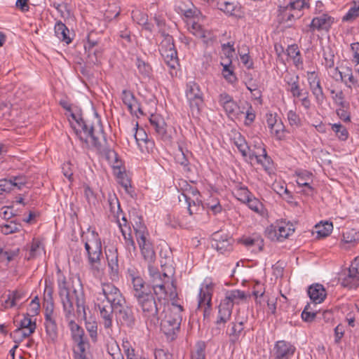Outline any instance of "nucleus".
<instances>
[{
    "label": "nucleus",
    "instance_id": "f8f14e48",
    "mask_svg": "<svg viewBox=\"0 0 359 359\" xmlns=\"http://www.w3.org/2000/svg\"><path fill=\"white\" fill-rule=\"evenodd\" d=\"M233 239L226 233L215 232L212 234L211 245L220 254H227L233 250Z\"/></svg>",
    "mask_w": 359,
    "mask_h": 359
},
{
    "label": "nucleus",
    "instance_id": "864d4df0",
    "mask_svg": "<svg viewBox=\"0 0 359 359\" xmlns=\"http://www.w3.org/2000/svg\"><path fill=\"white\" fill-rule=\"evenodd\" d=\"M205 344L204 342H198L195 346L194 350L192 351L191 359H205Z\"/></svg>",
    "mask_w": 359,
    "mask_h": 359
},
{
    "label": "nucleus",
    "instance_id": "5701e85b",
    "mask_svg": "<svg viewBox=\"0 0 359 359\" xmlns=\"http://www.w3.org/2000/svg\"><path fill=\"white\" fill-rule=\"evenodd\" d=\"M105 255L108 262V266L111 271V276H116L118 273V254L115 246H110L105 249Z\"/></svg>",
    "mask_w": 359,
    "mask_h": 359
},
{
    "label": "nucleus",
    "instance_id": "680f3d73",
    "mask_svg": "<svg viewBox=\"0 0 359 359\" xmlns=\"http://www.w3.org/2000/svg\"><path fill=\"white\" fill-rule=\"evenodd\" d=\"M287 116L291 126L297 128L301 126V119L295 111L290 110L287 112Z\"/></svg>",
    "mask_w": 359,
    "mask_h": 359
},
{
    "label": "nucleus",
    "instance_id": "a211bd4d",
    "mask_svg": "<svg viewBox=\"0 0 359 359\" xmlns=\"http://www.w3.org/2000/svg\"><path fill=\"white\" fill-rule=\"evenodd\" d=\"M135 130L133 136L142 152H149L154 146L153 141L148 139L147 134L143 128H133Z\"/></svg>",
    "mask_w": 359,
    "mask_h": 359
},
{
    "label": "nucleus",
    "instance_id": "2eb2a0df",
    "mask_svg": "<svg viewBox=\"0 0 359 359\" xmlns=\"http://www.w3.org/2000/svg\"><path fill=\"white\" fill-rule=\"evenodd\" d=\"M359 262L356 257L348 269V274L341 280V284L344 287L357 288L359 285L358 276Z\"/></svg>",
    "mask_w": 359,
    "mask_h": 359
},
{
    "label": "nucleus",
    "instance_id": "69168bd1",
    "mask_svg": "<svg viewBox=\"0 0 359 359\" xmlns=\"http://www.w3.org/2000/svg\"><path fill=\"white\" fill-rule=\"evenodd\" d=\"M190 30L193 33V34L198 37H205L206 32L202 28L201 25L199 23L195 22L194 20L191 22V27H190Z\"/></svg>",
    "mask_w": 359,
    "mask_h": 359
},
{
    "label": "nucleus",
    "instance_id": "58836bf2",
    "mask_svg": "<svg viewBox=\"0 0 359 359\" xmlns=\"http://www.w3.org/2000/svg\"><path fill=\"white\" fill-rule=\"evenodd\" d=\"M233 194L240 201L245 203L246 201L252 196L248 188L241 184H237L233 191Z\"/></svg>",
    "mask_w": 359,
    "mask_h": 359
},
{
    "label": "nucleus",
    "instance_id": "3c124183",
    "mask_svg": "<svg viewBox=\"0 0 359 359\" xmlns=\"http://www.w3.org/2000/svg\"><path fill=\"white\" fill-rule=\"evenodd\" d=\"M110 212L118 219L119 214L121 212L120 204L116 197H109L108 199Z\"/></svg>",
    "mask_w": 359,
    "mask_h": 359
},
{
    "label": "nucleus",
    "instance_id": "37998d69",
    "mask_svg": "<svg viewBox=\"0 0 359 359\" xmlns=\"http://www.w3.org/2000/svg\"><path fill=\"white\" fill-rule=\"evenodd\" d=\"M357 233L355 232L353 233L352 231H346L343 233V243H341V248L344 249H349L353 246H355L357 245V241L355 238V235Z\"/></svg>",
    "mask_w": 359,
    "mask_h": 359
},
{
    "label": "nucleus",
    "instance_id": "0eeeda50",
    "mask_svg": "<svg viewBox=\"0 0 359 359\" xmlns=\"http://www.w3.org/2000/svg\"><path fill=\"white\" fill-rule=\"evenodd\" d=\"M100 298L105 304L115 306V310L126 304L125 298L119 289L110 283H102L101 292H97L95 297V299Z\"/></svg>",
    "mask_w": 359,
    "mask_h": 359
},
{
    "label": "nucleus",
    "instance_id": "393cba45",
    "mask_svg": "<svg viewBox=\"0 0 359 359\" xmlns=\"http://www.w3.org/2000/svg\"><path fill=\"white\" fill-rule=\"evenodd\" d=\"M187 188L183 190L182 193V196L184 197V201L188 205V211L190 215L193 214V210L191 209V203H193L194 205H196V201L199 203L200 200L198 199L199 192L196 187H191L189 184H185Z\"/></svg>",
    "mask_w": 359,
    "mask_h": 359
},
{
    "label": "nucleus",
    "instance_id": "0e129e2a",
    "mask_svg": "<svg viewBox=\"0 0 359 359\" xmlns=\"http://www.w3.org/2000/svg\"><path fill=\"white\" fill-rule=\"evenodd\" d=\"M359 16V6L351 8L347 13L343 17V21L352 22Z\"/></svg>",
    "mask_w": 359,
    "mask_h": 359
},
{
    "label": "nucleus",
    "instance_id": "79ce46f5",
    "mask_svg": "<svg viewBox=\"0 0 359 359\" xmlns=\"http://www.w3.org/2000/svg\"><path fill=\"white\" fill-rule=\"evenodd\" d=\"M133 226V229L135 231L136 240H140L146 237H149V234L147 231V226L144 225V223L142 222L140 219H138V221H136Z\"/></svg>",
    "mask_w": 359,
    "mask_h": 359
},
{
    "label": "nucleus",
    "instance_id": "f3484780",
    "mask_svg": "<svg viewBox=\"0 0 359 359\" xmlns=\"http://www.w3.org/2000/svg\"><path fill=\"white\" fill-rule=\"evenodd\" d=\"M149 122L158 136L164 141H170L171 136L168 133L164 119L158 114H152Z\"/></svg>",
    "mask_w": 359,
    "mask_h": 359
},
{
    "label": "nucleus",
    "instance_id": "4468645a",
    "mask_svg": "<svg viewBox=\"0 0 359 359\" xmlns=\"http://www.w3.org/2000/svg\"><path fill=\"white\" fill-rule=\"evenodd\" d=\"M218 102L219 105L222 107L227 116L231 119L238 118L239 115L243 114L232 96L226 93H223L219 95Z\"/></svg>",
    "mask_w": 359,
    "mask_h": 359
},
{
    "label": "nucleus",
    "instance_id": "e2e57ef3",
    "mask_svg": "<svg viewBox=\"0 0 359 359\" xmlns=\"http://www.w3.org/2000/svg\"><path fill=\"white\" fill-rule=\"evenodd\" d=\"M245 203L248 204L249 208L255 212H259L262 208V204L261 202L256 198L253 197L252 195L248 199V201H246Z\"/></svg>",
    "mask_w": 359,
    "mask_h": 359
},
{
    "label": "nucleus",
    "instance_id": "1a4fd4ad",
    "mask_svg": "<svg viewBox=\"0 0 359 359\" xmlns=\"http://www.w3.org/2000/svg\"><path fill=\"white\" fill-rule=\"evenodd\" d=\"M160 52L165 63L171 69L170 74H176V69L179 66L177 51L175 49L173 40L171 36H167L161 43Z\"/></svg>",
    "mask_w": 359,
    "mask_h": 359
},
{
    "label": "nucleus",
    "instance_id": "8fccbe9b",
    "mask_svg": "<svg viewBox=\"0 0 359 359\" xmlns=\"http://www.w3.org/2000/svg\"><path fill=\"white\" fill-rule=\"evenodd\" d=\"M323 65L326 69H332L334 66V55L330 48L323 50Z\"/></svg>",
    "mask_w": 359,
    "mask_h": 359
},
{
    "label": "nucleus",
    "instance_id": "a18cd8bd",
    "mask_svg": "<svg viewBox=\"0 0 359 359\" xmlns=\"http://www.w3.org/2000/svg\"><path fill=\"white\" fill-rule=\"evenodd\" d=\"M86 329L88 332L89 337L93 343L97 341L98 334H97V323L96 321H86Z\"/></svg>",
    "mask_w": 359,
    "mask_h": 359
},
{
    "label": "nucleus",
    "instance_id": "bf43d9fd",
    "mask_svg": "<svg viewBox=\"0 0 359 359\" xmlns=\"http://www.w3.org/2000/svg\"><path fill=\"white\" fill-rule=\"evenodd\" d=\"M10 180L12 182L13 188L15 187L20 190L27 183V179L25 175H20L17 176H11Z\"/></svg>",
    "mask_w": 359,
    "mask_h": 359
},
{
    "label": "nucleus",
    "instance_id": "de8ad7c7",
    "mask_svg": "<svg viewBox=\"0 0 359 359\" xmlns=\"http://www.w3.org/2000/svg\"><path fill=\"white\" fill-rule=\"evenodd\" d=\"M20 224L11 221L9 223L2 224L1 226V231L5 235H8L20 231Z\"/></svg>",
    "mask_w": 359,
    "mask_h": 359
},
{
    "label": "nucleus",
    "instance_id": "473e14b6",
    "mask_svg": "<svg viewBox=\"0 0 359 359\" xmlns=\"http://www.w3.org/2000/svg\"><path fill=\"white\" fill-rule=\"evenodd\" d=\"M46 329V340L48 343H55L58 337L57 325L55 320L44 322Z\"/></svg>",
    "mask_w": 359,
    "mask_h": 359
},
{
    "label": "nucleus",
    "instance_id": "e433bc0d",
    "mask_svg": "<svg viewBox=\"0 0 359 359\" xmlns=\"http://www.w3.org/2000/svg\"><path fill=\"white\" fill-rule=\"evenodd\" d=\"M121 100L128 110L133 113L134 108L137 105V102L133 93L128 90H123L121 93Z\"/></svg>",
    "mask_w": 359,
    "mask_h": 359
},
{
    "label": "nucleus",
    "instance_id": "f704fd0d",
    "mask_svg": "<svg viewBox=\"0 0 359 359\" xmlns=\"http://www.w3.org/2000/svg\"><path fill=\"white\" fill-rule=\"evenodd\" d=\"M217 8L230 15H236V11L239 8L236 2L231 0H219Z\"/></svg>",
    "mask_w": 359,
    "mask_h": 359
},
{
    "label": "nucleus",
    "instance_id": "7c9ffc66",
    "mask_svg": "<svg viewBox=\"0 0 359 359\" xmlns=\"http://www.w3.org/2000/svg\"><path fill=\"white\" fill-rule=\"evenodd\" d=\"M244 330L243 322L236 320L232 322L227 329V334L229 336L230 341L232 343H236L238 341L240 336Z\"/></svg>",
    "mask_w": 359,
    "mask_h": 359
},
{
    "label": "nucleus",
    "instance_id": "b1692460",
    "mask_svg": "<svg viewBox=\"0 0 359 359\" xmlns=\"http://www.w3.org/2000/svg\"><path fill=\"white\" fill-rule=\"evenodd\" d=\"M241 242L248 249H251L252 252L258 253L263 250L264 239L259 234L255 233L245 237Z\"/></svg>",
    "mask_w": 359,
    "mask_h": 359
},
{
    "label": "nucleus",
    "instance_id": "6e6d98bb",
    "mask_svg": "<svg viewBox=\"0 0 359 359\" xmlns=\"http://www.w3.org/2000/svg\"><path fill=\"white\" fill-rule=\"evenodd\" d=\"M288 4L292 7L294 12L298 14L299 18L302 15V9L309 7L306 0H295L290 1Z\"/></svg>",
    "mask_w": 359,
    "mask_h": 359
},
{
    "label": "nucleus",
    "instance_id": "4be33fe9",
    "mask_svg": "<svg viewBox=\"0 0 359 359\" xmlns=\"http://www.w3.org/2000/svg\"><path fill=\"white\" fill-rule=\"evenodd\" d=\"M128 276L132 281L133 294L135 299L149 293L146 289L145 282L142 277L136 276L133 270H128Z\"/></svg>",
    "mask_w": 359,
    "mask_h": 359
},
{
    "label": "nucleus",
    "instance_id": "6ab92c4d",
    "mask_svg": "<svg viewBox=\"0 0 359 359\" xmlns=\"http://www.w3.org/2000/svg\"><path fill=\"white\" fill-rule=\"evenodd\" d=\"M137 241L144 259L148 265L152 264L156 261V253L149 237L137 240Z\"/></svg>",
    "mask_w": 359,
    "mask_h": 359
},
{
    "label": "nucleus",
    "instance_id": "49530a36",
    "mask_svg": "<svg viewBox=\"0 0 359 359\" xmlns=\"http://www.w3.org/2000/svg\"><path fill=\"white\" fill-rule=\"evenodd\" d=\"M43 250V247L41 242L36 238H34L29 249V256L28 259L34 258L36 256L40 255Z\"/></svg>",
    "mask_w": 359,
    "mask_h": 359
},
{
    "label": "nucleus",
    "instance_id": "f257e3e1",
    "mask_svg": "<svg viewBox=\"0 0 359 359\" xmlns=\"http://www.w3.org/2000/svg\"><path fill=\"white\" fill-rule=\"evenodd\" d=\"M75 293V290L72 292H69L65 281L59 285V294L74 342V353L77 359H87L90 351V344L85 336L84 330L74 321Z\"/></svg>",
    "mask_w": 359,
    "mask_h": 359
},
{
    "label": "nucleus",
    "instance_id": "ea45409f",
    "mask_svg": "<svg viewBox=\"0 0 359 359\" xmlns=\"http://www.w3.org/2000/svg\"><path fill=\"white\" fill-rule=\"evenodd\" d=\"M25 297L26 296L24 292L20 291H13L8 294L5 303L6 306L13 307Z\"/></svg>",
    "mask_w": 359,
    "mask_h": 359
},
{
    "label": "nucleus",
    "instance_id": "2f4dec72",
    "mask_svg": "<svg viewBox=\"0 0 359 359\" xmlns=\"http://www.w3.org/2000/svg\"><path fill=\"white\" fill-rule=\"evenodd\" d=\"M278 12V18L280 22H293L299 18L298 14L294 12L289 4L286 6H280Z\"/></svg>",
    "mask_w": 359,
    "mask_h": 359
},
{
    "label": "nucleus",
    "instance_id": "c85d7f7f",
    "mask_svg": "<svg viewBox=\"0 0 359 359\" xmlns=\"http://www.w3.org/2000/svg\"><path fill=\"white\" fill-rule=\"evenodd\" d=\"M233 308L222 300L219 306L218 316L216 324L219 326L227 323L231 316Z\"/></svg>",
    "mask_w": 359,
    "mask_h": 359
},
{
    "label": "nucleus",
    "instance_id": "f03ea898",
    "mask_svg": "<svg viewBox=\"0 0 359 359\" xmlns=\"http://www.w3.org/2000/svg\"><path fill=\"white\" fill-rule=\"evenodd\" d=\"M72 118L76 121V125L72 127L79 140L84 145L88 146V139L90 138L93 146L97 151L104 155L109 163H114V167H118L117 154L108 147L102 130L95 134L93 128L88 126L82 118H77L74 114H72Z\"/></svg>",
    "mask_w": 359,
    "mask_h": 359
},
{
    "label": "nucleus",
    "instance_id": "6e6552de",
    "mask_svg": "<svg viewBox=\"0 0 359 359\" xmlns=\"http://www.w3.org/2000/svg\"><path fill=\"white\" fill-rule=\"evenodd\" d=\"M215 285L210 280H205L201 284L198 297V310L203 312L205 318L208 317L212 309V297Z\"/></svg>",
    "mask_w": 359,
    "mask_h": 359
},
{
    "label": "nucleus",
    "instance_id": "13d9d810",
    "mask_svg": "<svg viewBox=\"0 0 359 359\" xmlns=\"http://www.w3.org/2000/svg\"><path fill=\"white\" fill-rule=\"evenodd\" d=\"M235 144L237 147L239 151L243 156H247L249 153V147L245 141V140L239 135V137L235 141Z\"/></svg>",
    "mask_w": 359,
    "mask_h": 359
},
{
    "label": "nucleus",
    "instance_id": "20e7f679",
    "mask_svg": "<svg viewBox=\"0 0 359 359\" xmlns=\"http://www.w3.org/2000/svg\"><path fill=\"white\" fill-rule=\"evenodd\" d=\"M137 305L148 327H156L159 322L158 308L154 294L149 291L136 298Z\"/></svg>",
    "mask_w": 359,
    "mask_h": 359
},
{
    "label": "nucleus",
    "instance_id": "338daca9",
    "mask_svg": "<svg viewBox=\"0 0 359 359\" xmlns=\"http://www.w3.org/2000/svg\"><path fill=\"white\" fill-rule=\"evenodd\" d=\"M175 160L177 163L184 166L185 168L189 169V161L187 156L181 147L179 148V151L175 155Z\"/></svg>",
    "mask_w": 359,
    "mask_h": 359
},
{
    "label": "nucleus",
    "instance_id": "bb28decb",
    "mask_svg": "<svg viewBox=\"0 0 359 359\" xmlns=\"http://www.w3.org/2000/svg\"><path fill=\"white\" fill-rule=\"evenodd\" d=\"M308 294L313 303L320 304L323 302L327 293L322 285L316 283L309 287Z\"/></svg>",
    "mask_w": 359,
    "mask_h": 359
},
{
    "label": "nucleus",
    "instance_id": "39448f33",
    "mask_svg": "<svg viewBox=\"0 0 359 359\" xmlns=\"http://www.w3.org/2000/svg\"><path fill=\"white\" fill-rule=\"evenodd\" d=\"M92 238L88 239L84 243L86 255L88 264L93 271H99L101 262L102 242L98 234L92 231Z\"/></svg>",
    "mask_w": 359,
    "mask_h": 359
},
{
    "label": "nucleus",
    "instance_id": "09e8293b",
    "mask_svg": "<svg viewBox=\"0 0 359 359\" xmlns=\"http://www.w3.org/2000/svg\"><path fill=\"white\" fill-rule=\"evenodd\" d=\"M330 93L332 95V100L337 105L341 107H348V103L345 101L344 93L341 90L336 91L334 90H331Z\"/></svg>",
    "mask_w": 359,
    "mask_h": 359
},
{
    "label": "nucleus",
    "instance_id": "a19ab883",
    "mask_svg": "<svg viewBox=\"0 0 359 359\" xmlns=\"http://www.w3.org/2000/svg\"><path fill=\"white\" fill-rule=\"evenodd\" d=\"M316 233L319 238L327 236L332 231L333 226L331 222H325L315 226Z\"/></svg>",
    "mask_w": 359,
    "mask_h": 359
},
{
    "label": "nucleus",
    "instance_id": "774afa93",
    "mask_svg": "<svg viewBox=\"0 0 359 359\" xmlns=\"http://www.w3.org/2000/svg\"><path fill=\"white\" fill-rule=\"evenodd\" d=\"M13 189V187L10 178L0 180V195L4 193H9Z\"/></svg>",
    "mask_w": 359,
    "mask_h": 359
},
{
    "label": "nucleus",
    "instance_id": "c03bdc74",
    "mask_svg": "<svg viewBox=\"0 0 359 359\" xmlns=\"http://www.w3.org/2000/svg\"><path fill=\"white\" fill-rule=\"evenodd\" d=\"M32 334L33 330L32 328L31 330H25L19 327L11 334V336L14 341L17 342L22 341L24 339L29 337Z\"/></svg>",
    "mask_w": 359,
    "mask_h": 359
},
{
    "label": "nucleus",
    "instance_id": "cd10ccee",
    "mask_svg": "<svg viewBox=\"0 0 359 359\" xmlns=\"http://www.w3.org/2000/svg\"><path fill=\"white\" fill-rule=\"evenodd\" d=\"M276 357L278 359L290 358L294 355L295 348L285 341H278L276 345Z\"/></svg>",
    "mask_w": 359,
    "mask_h": 359
},
{
    "label": "nucleus",
    "instance_id": "9d476101",
    "mask_svg": "<svg viewBox=\"0 0 359 359\" xmlns=\"http://www.w3.org/2000/svg\"><path fill=\"white\" fill-rule=\"evenodd\" d=\"M186 97L193 114H199L203 102V93L199 85L195 81L187 83Z\"/></svg>",
    "mask_w": 359,
    "mask_h": 359
},
{
    "label": "nucleus",
    "instance_id": "052dcab7",
    "mask_svg": "<svg viewBox=\"0 0 359 359\" xmlns=\"http://www.w3.org/2000/svg\"><path fill=\"white\" fill-rule=\"evenodd\" d=\"M309 305L306 306L304 311L302 313V318L306 322H311L315 318H319L320 314H321V311H309L308 308Z\"/></svg>",
    "mask_w": 359,
    "mask_h": 359
},
{
    "label": "nucleus",
    "instance_id": "aec40b11",
    "mask_svg": "<svg viewBox=\"0 0 359 359\" xmlns=\"http://www.w3.org/2000/svg\"><path fill=\"white\" fill-rule=\"evenodd\" d=\"M259 147H257L256 151H253L250 154V158L253 159L255 158L257 163L260 164L265 170L268 171L271 169L272 161L267 155L266 149L262 147V143H259Z\"/></svg>",
    "mask_w": 359,
    "mask_h": 359
},
{
    "label": "nucleus",
    "instance_id": "412c9836",
    "mask_svg": "<svg viewBox=\"0 0 359 359\" xmlns=\"http://www.w3.org/2000/svg\"><path fill=\"white\" fill-rule=\"evenodd\" d=\"M334 22V18L323 13L313 18L310 27L313 30L328 31Z\"/></svg>",
    "mask_w": 359,
    "mask_h": 359
},
{
    "label": "nucleus",
    "instance_id": "9b49d317",
    "mask_svg": "<svg viewBox=\"0 0 359 359\" xmlns=\"http://www.w3.org/2000/svg\"><path fill=\"white\" fill-rule=\"evenodd\" d=\"M293 225L285 222H280L269 226L266 233L271 241H283L294 232Z\"/></svg>",
    "mask_w": 359,
    "mask_h": 359
},
{
    "label": "nucleus",
    "instance_id": "4c0bfd02",
    "mask_svg": "<svg viewBox=\"0 0 359 359\" xmlns=\"http://www.w3.org/2000/svg\"><path fill=\"white\" fill-rule=\"evenodd\" d=\"M69 32L66 25L61 22H57L55 25V33L57 37L67 43L71 42V39L68 36Z\"/></svg>",
    "mask_w": 359,
    "mask_h": 359
},
{
    "label": "nucleus",
    "instance_id": "dca6fc26",
    "mask_svg": "<svg viewBox=\"0 0 359 359\" xmlns=\"http://www.w3.org/2000/svg\"><path fill=\"white\" fill-rule=\"evenodd\" d=\"M116 320L121 323L122 325L132 327L135 325V318L132 309L125 304L118 306L115 310Z\"/></svg>",
    "mask_w": 359,
    "mask_h": 359
},
{
    "label": "nucleus",
    "instance_id": "5fc2aeb1",
    "mask_svg": "<svg viewBox=\"0 0 359 359\" xmlns=\"http://www.w3.org/2000/svg\"><path fill=\"white\" fill-rule=\"evenodd\" d=\"M285 126L283 123L279 121L272 128H270L271 133L274 135L276 139L281 140L285 138Z\"/></svg>",
    "mask_w": 359,
    "mask_h": 359
},
{
    "label": "nucleus",
    "instance_id": "ddd939ff",
    "mask_svg": "<svg viewBox=\"0 0 359 359\" xmlns=\"http://www.w3.org/2000/svg\"><path fill=\"white\" fill-rule=\"evenodd\" d=\"M95 305L99 311L100 322L104 329H111L112 327L113 313L114 311H115V306L109 304H105L100 298L95 299Z\"/></svg>",
    "mask_w": 359,
    "mask_h": 359
},
{
    "label": "nucleus",
    "instance_id": "4d7b16f0",
    "mask_svg": "<svg viewBox=\"0 0 359 359\" xmlns=\"http://www.w3.org/2000/svg\"><path fill=\"white\" fill-rule=\"evenodd\" d=\"M332 130L341 140H346L348 138V131L341 124H332Z\"/></svg>",
    "mask_w": 359,
    "mask_h": 359
},
{
    "label": "nucleus",
    "instance_id": "72a5a7b5",
    "mask_svg": "<svg viewBox=\"0 0 359 359\" xmlns=\"http://www.w3.org/2000/svg\"><path fill=\"white\" fill-rule=\"evenodd\" d=\"M297 183L300 187H306L310 190H313L311 183L313 182V174L307 170H300L296 172Z\"/></svg>",
    "mask_w": 359,
    "mask_h": 359
},
{
    "label": "nucleus",
    "instance_id": "a878e982",
    "mask_svg": "<svg viewBox=\"0 0 359 359\" xmlns=\"http://www.w3.org/2000/svg\"><path fill=\"white\" fill-rule=\"evenodd\" d=\"M246 298L247 296L245 292L239 290H233L226 292L224 299L222 301L233 308L234 304H239L243 302Z\"/></svg>",
    "mask_w": 359,
    "mask_h": 359
},
{
    "label": "nucleus",
    "instance_id": "c756f323",
    "mask_svg": "<svg viewBox=\"0 0 359 359\" xmlns=\"http://www.w3.org/2000/svg\"><path fill=\"white\" fill-rule=\"evenodd\" d=\"M122 221L123 223L119 221L118 222L119 228L125 240V244L129 250H130L131 248L133 250H135V245L131 236L130 228L127 226V220L125 217H122Z\"/></svg>",
    "mask_w": 359,
    "mask_h": 359
},
{
    "label": "nucleus",
    "instance_id": "423d86ee",
    "mask_svg": "<svg viewBox=\"0 0 359 359\" xmlns=\"http://www.w3.org/2000/svg\"><path fill=\"white\" fill-rule=\"evenodd\" d=\"M170 278L165 273H163V277L159 279L151 280V287L154 294L160 302L161 299H169L175 301L177 298L176 287L172 282L168 283Z\"/></svg>",
    "mask_w": 359,
    "mask_h": 359
},
{
    "label": "nucleus",
    "instance_id": "c9c22d12",
    "mask_svg": "<svg viewBox=\"0 0 359 359\" xmlns=\"http://www.w3.org/2000/svg\"><path fill=\"white\" fill-rule=\"evenodd\" d=\"M342 76L341 81L348 88L356 86L358 83L357 77L354 76L353 70L348 67H342Z\"/></svg>",
    "mask_w": 359,
    "mask_h": 359
},
{
    "label": "nucleus",
    "instance_id": "603ef678",
    "mask_svg": "<svg viewBox=\"0 0 359 359\" xmlns=\"http://www.w3.org/2000/svg\"><path fill=\"white\" fill-rule=\"evenodd\" d=\"M285 89L287 92H290L292 96V97L300 98L302 97L304 93H306L307 90H304L299 86V81L296 82L294 84H292L289 87H285Z\"/></svg>",
    "mask_w": 359,
    "mask_h": 359
},
{
    "label": "nucleus",
    "instance_id": "7ed1b4c3",
    "mask_svg": "<svg viewBox=\"0 0 359 359\" xmlns=\"http://www.w3.org/2000/svg\"><path fill=\"white\" fill-rule=\"evenodd\" d=\"M182 311L183 308L177 304L176 299L175 301H172L171 304L165 311L163 319L161 320V331L170 340L175 339L180 332L182 321Z\"/></svg>",
    "mask_w": 359,
    "mask_h": 359
}]
</instances>
